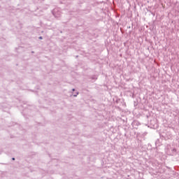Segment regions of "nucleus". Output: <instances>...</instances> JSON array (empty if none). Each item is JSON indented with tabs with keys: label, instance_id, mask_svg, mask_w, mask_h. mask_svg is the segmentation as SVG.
I'll return each instance as SVG.
<instances>
[{
	"label": "nucleus",
	"instance_id": "nucleus-2",
	"mask_svg": "<svg viewBox=\"0 0 179 179\" xmlns=\"http://www.w3.org/2000/svg\"><path fill=\"white\" fill-rule=\"evenodd\" d=\"M13 160H15V158H13Z\"/></svg>",
	"mask_w": 179,
	"mask_h": 179
},
{
	"label": "nucleus",
	"instance_id": "nucleus-1",
	"mask_svg": "<svg viewBox=\"0 0 179 179\" xmlns=\"http://www.w3.org/2000/svg\"><path fill=\"white\" fill-rule=\"evenodd\" d=\"M39 38L41 40L43 38V37L41 36V37H39Z\"/></svg>",
	"mask_w": 179,
	"mask_h": 179
}]
</instances>
